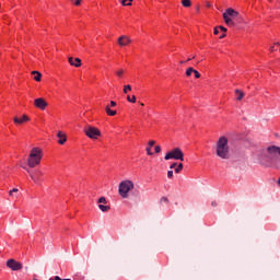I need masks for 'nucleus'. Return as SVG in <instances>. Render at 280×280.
Returning a JSON list of instances; mask_svg holds the SVG:
<instances>
[{"mask_svg": "<svg viewBox=\"0 0 280 280\" xmlns=\"http://www.w3.org/2000/svg\"><path fill=\"white\" fill-rule=\"evenodd\" d=\"M223 21L229 27H235L236 23H242V15L233 8H229L223 13Z\"/></svg>", "mask_w": 280, "mask_h": 280, "instance_id": "obj_3", "label": "nucleus"}, {"mask_svg": "<svg viewBox=\"0 0 280 280\" xmlns=\"http://www.w3.org/2000/svg\"><path fill=\"white\" fill-rule=\"evenodd\" d=\"M98 209H101V211H103V213H106V211H110V207L104 206V205H98Z\"/></svg>", "mask_w": 280, "mask_h": 280, "instance_id": "obj_18", "label": "nucleus"}, {"mask_svg": "<svg viewBox=\"0 0 280 280\" xmlns=\"http://www.w3.org/2000/svg\"><path fill=\"white\" fill-rule=\"evenodd\" d=\"M258 159L260 163L280 165V148L277 145L267 147L260 151Z\"/></svg>", "mask_w": 280, "mask_h": 280, "instance_id": "obj_1", "label": "nucleus"}, {"mask_svg": "<svg viewBox=\"0 0 280 280\" xmlns=\"http://www.w3.org/2000/svg\"><path fill=\"white\" fill-rule=\"evenodd\" d=\"M160 202H164L165 205H167V202H170V200L167 199V197H162L161 199H160Z\"/></svg>", "mask_w": 280, "mask_h": 280, "instance_id": "obj_27", "label": "nucleus"}, {"mask_svg": "<svg viewBox=\"0 0 280 280\" xmlns=\"http://www.w3.org/2000/svg\"><path fill=\"white\" fill-rule=\"evenodd\" d=\"M192 73H195V78H200V72H198V70H195Z\"/></svg>", "mask_w": 280, "mask_h": 280, "instance_id": "obj_34", "label": "nucleus"}, {"mask_svg": "<svg viewBox=\"0 0 280 280\" xmlns=\"http://www.w3.org/2000/svg\"><path fill=\"white\" fill-rule=\"evenodd\" d=\"M11 191H12L13 194H18V192H19V188H13Z\"/></svg>", "mask_w": 280, "mask_h": 280, "instance_id": "obj_39", "label": "nucleus"}, {"mask_svg": "<svg viewBox=\"0 0 280 280\" xmlns=\"http://www.w3.org/2000/svg\"><path fill=\"white\" fill-rule=\"evenodd\" d=\"M275 45H278V46H279V45H280V43H279V42H277V43H275Z\"/></svg>", "mask_w": 280, "mask_h": 280, "instance_id": "obj_45", "label": "nucleus"}, {"mask_svg": "<svg viewBox=\"0 0 280 280\" xmlns=\"http://www.w3.org/2000/svg\"><path fill=\"white\" fill-rule=\"evenodd\" d=\"M73 1L74 5H80V3H82V0H71Z\"/></svg>", "mask_w": 280, "mask_h": 280, "instance_id": "obj_30", "label": "nucleus"}, {"mask_svg": "<svg viewBox=\"0 0 280 280\" xmlns=\"http://www.w3.org/2000/svg\"><path fill=\"white\" fill-rule=\"evenodd\" d=\"M34 106L36 108H39V110H45V108H47L48 104H47V101H45V98L39 97L34 101Z\"/></svg>", "mask_w": 280, "mask_h": 280, "instance_id": "obj_9", "label": "nucleus"}, {"mask_svg": "<svg viewBox=\"0 0 280 280\" xmlns=\"http://www.w3.org/2000/svg\"><path fill=\"white\" fill-rule=\"evenodd\" d=\"M116 74L118 75V78H121V75H124V70L117 71Z\"/></svg>", "mask_w": 280, "mask_h": 280, "instance_id": "obj_31", "label": "nucleus"}, {"mask_svg": "<svg viewBox=\"0 0 280 280\" xmlns=\"http://www.w3.org/2000/svg\"><path fill=\"white\" fill-rule=\"evenodd\" d=\"M219 30H221V32H223L224 34H226V27H224V26H219Z\"/></svg>", "mask_w": 280, "mask_h": 280, "instance_id": "obj_35", "label": "nucleus"}, {"mask_svg": "<svg viewBox=\"0 0 280 280\" xmlns=\"http://www.w3.org/2000/svg\"><path fill=\"white\" fill-rule=\"evenodd\" d=\"M235 95L237 102H242V100H244V92H242L241 90H235Z\"/></svg>", "mask_w": 280, "mask_h": 280, "instance_id": "obj_16", "label": "nucleus"}, {"mask_svg": "<svg viewBox=\"0 0 280 280\" xmlns=\"http://www.w3.org/2000/svg\"><path fill=\"white\" fill-rule=\"evenodd\" d=\"M220 38H226V34L223 33Z\"/></svg>", "mask_w": 280, "mask_h": 280, "instance_id": "obj_42", "label": "nucleus"}, {"mask_svg": "<svg viewBox=\"0 0 280 280\" xmlns=\"http://www.w3.org/2000/svg\"><path fill=\"white\" fill-rule=\"evenodd\" d=\"M13 121L14 124H25V121H30V117H27V115H23L22 118L14 117Z\"/></svg>", "mask_w": 280, "mask_h": 280, "instance_id": "obj_14", "label": "nucleus"}, {"mask_svg": "<svg viewBox=\"0 0 280 280\" xmlns=\"http://www.w3.org/2000/svg\"><path fill=\"white\" fill-rule=\"evenodd\" d=\"M182 5L184 8H191V0H182Z\"/></svg>", "mask_w": 280, "mask_h": 280, "instance_id": "obj_19", "label": "nucleus"}, {"mask_svg": "<svg viewBox=\"0 0 280 280\" xmlns=\"http://www.w3.org/2000/svg\"><path fill=\"white\" fill-rule=\"evenodd\" d=\"M106 197H101L100 199H98V205H106Z\"/></svg>", "mask_w": 280, "mask_h": 280, "instance_id": "obj_26", "label": "nucleus"}, {"mask_svg": "<svg viewBox=\"0 0 280 280\" xmlns=\"http://www.w3.org/2000/svg\"><path fill=\"white\" fill-rule=\"evenodd\" d=\"M269 49L270 51H275V46H271Z\"/></svg>", "mask_w": 280, "mask_h": 280, "instance_id": "obj_44", "label": "nucleus"}, {"mask_svg": "<svg viewBox=\"0 0 280 280\" xmlns=\"http://www.w3.org/2000/svg\"><path fill=\"white\" fill-rule=\"evenodd\" d=\"M57 137H58V143L60 144V145H65V143H67V135H65L62 131H59L58 133H57Z\"/></svg>", "mask_w": 280, "mask_h": 280, "instance_id": "obj_13", "label": "nucleus"}, {"mask_svg": "<svg viewBox=\"0 0 280 280\" xmlns=\"http://www.w3.org/2000/svg\"><path fill=\"white\" fill-rule=\"evenodd\" d=\"M218 203L215 201H212V207H217Z\"/></svg>", "mask_w": 280, "mask_h": 280, "instance_id": "obj_43", "label": "nucleus"}, {"mask_svg": "<svg viewBox=\"0 0 280 280\" xmlns=\"http://www.w3.org/2000/svg\"><path fill=\"white\" fill-rule=\"evenodd\" d=\"M9 196L14 197V192L12 190L9 191Z\"/></svg>", "mask_w": 280, "mask_h": 280, "instance_id": "obj_41", "label": "nucleus"}, {"mask_svg": "<svg viewBox=\"0 0 280 280\" xmlns=\"http://www.w3.org/2000/svg\"><path fill=\"white\" fill-rule=\"evenodd\" d=\"M189 60H191V58H188V59H187V62H189Z\"/></svg>", "mask_w": 280, "mask_h": 280, "instance_id": "obj_47", "label": "nucleus"}, {"mask_svg": "<svg viewBox=\"0 0 280 280\" xmlns=\"http://www.w3.org/2000/svg\"><path fill=\"white\" fill-rule=\"evenodd\" d=\"M214 34L215 35L220 34V31L218 30V27L214 28Z\"/></svg>", "mask_w": 280, "mask_h": 280, "instance_id": "obj_40", "label": "nucleus"}, {"mask_svg": "<svg viewBox=\"0 0 280 280\" xmlns=\"http://www.w3.org/2000/svg\"><path fill=\"white\" fill-rule=\"evenodd\" d=\"M105 110H106L107 115H109V117H115V115H117V110L110 109V106H106Z\"/></svg>", "mask_w": 280, "mask_h": 280, "instance_id": "obj_17", "label": "nucleus"}, {"mask_svg": "<svg viewBox=\"0 0 280 280\" xmlns=\"http://www.w3.org/2000/svg\"><path fill=\"white\" fill-rule=\"evenodd\" d=\"M215 154L219 159H231V148L229 147V139L224 136L220 137L215 144Z\"/></svg>", "mask_w": 280, "mask_h": 280, "instance_id": "obj_2", "label": "nucleus"}, {"mask_svg": "<svg viewBox=\"0 0 280 280\" xmlns=\"http://www.w3.org/2000/svg\"><path fill=\"white\" fill-rule=\"evenodd\" d=\"M176 165H178V163H173V164L170 166V170H174V167H176Z\"/></svg>", "mask_w": 280, "mask_h": 280, "instance_id": "obj_38", "label": "nucleus"}, {"mask_svg": "<svg viewBox=\"0 0 280 280\" xmlns=\"http://www.w3.org/2000/svg\"><path fill=\"white\" fill-rule=\"evenodd\" d=\"M33 174H34L35 176H37V178L40 179V176H43V171H40V170H35Z\"/></svg>", "mask_w": 280, "mask_h": 280, "instance_id": "obj_22", "label": "nucleus"}, {"mask_svg": "<svg viewBox=\"0 0 280 280\" xmlns=\"http://www.w3.org/2000/svg\"><path fill=\"white\" fill-rule=\"evenodd\" d=\"M43 160V150L38 148H33L27 159L28 167H36V165H40V161Z\"/></svg>", "mask_w": 280, "mask_h": 280, "instance_id": "obj_4", "label": "nucleus"}, {"mask_svg": "<svg viewBox=\"0 0 280 280\" xmlns=\"http://www.w3.org/2000/svg\"><path fill=\"white\" fill-rule=\"evenodd\" d=\"M7 267H9L10 270H13L14 272H16V271H19V270H23V264L16 261V260L13 259V258L7 260Z\"/></svg>", "mask_w": 280, "mask_h": 280, "instance_id": "obj_8", "label": "nucleus"}, {"mask_svg": "<svg viewBox=\"0 0 280 280\" xmlns=\"http://www.w3.org/2000/svg\"><path fill=\"white\" fill-rule=\"evenodd\" d=\"M31 73L32 75H34L33 79L35 80V82H40V80L43 79V74L36 70L32 71Z\"/></svg>", "mask_w": 280, "mask_h": 280, "instance_id": "obj_15", "label": "nucleus"}, {"mask_svg": "<svg viewBox=\"0 0 280 280\" xmlns=\"http://www.w3.org/2000/svg\"><path fill=\"white\" fill-rule=\"evenodd\" d=\"M49 280H62L59 276H56L55 278H50Z\"/></svg>", "mask_w": 280, "mask_h": 280, "instance_id": "obj_37", "label": "nucleus"}, {"mask_svg": "<svg viewBox=\"0 0 280 280\" xmlns=\"http://www.w3.org/2000/svg\"><path fill=\"white\" fill-rule=\"evenodd\" d=\"M167 178H174V171L167 172Z\"/></svg>", "mask_w": 280, "mask_h": 280, "instance_id": "obj_28", "label": "nucleus"}, {"mask_svg": "<svg viewBox=\"0 0 280 280\" xmlns=\"http://www.w3.org/2000/svg\"><path fill=\"white\" fill-rule=\"evenodd\" d=\"M156 142L154 140H150L149 141V148H153V145L155 144Z\"/></svg>", "mask_w": 280, "mask_h": 280, "instance_id": "obj_32", "label": "nucleus"}, {"mask_svg": "<svg viewBox=\"0 0 280 280\" xmlns=\"http://www.w3.org/2000/svg\"><path fill=\"white\" fill-rule=\"evenodd\" d=\"M180 172H183V163H179V164L177 165V167L175 168V173H176V174H180Z\"/></svg>", "mask_w": 280, "mask_h": 280, "instance_id": "obj_21", "label": "nucleus"}, {"mask_svg": "<svg viewBox=\"0 0 280 280\" xmlns=\"http://www.w3.org/2000/svg\"><path fill=\"white\" fill-rule=\"evenodd\" d=\"M130 43H132V40L130 39V37H128L126 35L118 37L119 47H128V45H130Z\"/></svg>", "mask_w": 280, "mask_h": 280, "instance_id": "obj_10", "label": "nucleus"}, {"mask_svg": "<svg viewBox=\"0 0 280 280\" xmlns=\"http://www.w3.org/2000/svg\"><path fill=\"white\" fill-rule=\"evenodd\" d=\"M110 106L113 108V107L117 106V103L115 101H110Z\"/></svg>", "mask_w": 280, "mask_h": 280, "instance_id": "obj_36", "label": "nucleus"}, {"mask_svg": "<svg viewBox=\"0 0 280 280\" xmlns=\"http://www.w3.org/2000/svg\"><path fill=\"white\" fill-rule=\"evenodd\" d=\"M22 167H23V170H25L27 172V174H30V176L34 183H40V179L38 178V176H36L34 174V171L32 172V170L27 168V166H22Z\"/></svg>", "mask_w": 280, "mask_h": 280, "instance_id": "obj_12", "label": "nucleus"}, {"mask_svg": "<svg viewBox=\"0 0 280 280\" xmlns=\"http://www.w3.org/2000/svg\"><path fill=\"white\" fill-rule=\"evenodd\" d=\"M180 65H185V61H180Z\"/></svg>", "mask_w": 280, "mask_h": 280, "instance_id": "obj_46", "label": "nucleus"}, {"mask_svg": "<svg viewBox=\"0 0 280 280\" xmlns=\"http://www.w3.org/2000/svg\"><path fill=\"white\" fill-rule=\"evenodd\" d=\"M83 132L89 137V139H97V137H102V131L97 129V127L88 126L83 129Z\"/></svg>", "mask_w": 280, "mask_h": 280, "instance_id": "obj_7", "label": "nucleus"}, {"mask_svg": "<svg viewBox=\"0 0 280 280\" xmlns=\"http://www.w3.org/2000/svg\"><path fill=\"white\" fill-rule=\"evenodd\" d=\"M147 154L149 155V156H152V149H151V147H149V148H147Z\"/></svg>", "mask_w": 280, "mask_h": 280, "instance_id": "obj_29", "label": "nucleus"}, {"mask_svg": "<svg viewBox=\"0 0 280 280\" xmlns=\"http://www.w3.org/2000/svg\"><path fill=\"white\" fill-rule=\"evenodd\" d=\"M121 5H132V0H121Z\"/></svg>", "mask_w": 280, "mask_h": 280, "instance_id": "obj_23", "label": "nucleus"}, {"mask_svg": "<svg viewBox=\"0 0 280 280\" xmlns=\"http://www.w3.org/2000/svg\"><path fill=\"white\" fill-rule=\"evenodd\" d=\"M155 153H156V154L161 153V145H156V147H155Z\"/></svg>", "mask_w": 280, "mask_h": 280, "instance_id": "obj_33", "label": "nucleus"}, {"mask_svg": "<svg viewBox=\"0 0 280 280\" xmlns=\"http://www.w3.org/2000/svg\"><path fill=\"white\" fill-rule=\"evenodd\" d=\"M127 102H130L131 104H135L137 102V96L132 95V97L127 96Z\"/></svg>", "mask_w": 280, "mask_h": 280, "instance_id": "obj_20", "label": "nucleus"}, {"mask_svg": "<svg viewBox=\"0 0 280 280\" xmlns=\"http://www.w3.org/2000/svg\"><path fill=\"white\" fill-rule=\"evenodd\" d=\"M172 159H174L175 161H185V153H183V150H180V148H174L164 156L165 161H170Z\"/></svg>", "mask_w": 280, "mask_h": 280, "instance_id": "obj_6", "label": "nucleus"}, {"mask_svg": "<svg viewBox=\"0 0 280 280\" xmlns=\"http://www.w3.org/2000/svg\"><path fill=\"white\" fill-rule=\"evenodd\" d=\"M140 106H144V104H143V103H140Z\"/></svg>", "mask_w": 280, "mask_h": 280, "instance_id": "obj_48", "label": "nucleus"}, {"mask_svg": "<svg viewBox=\"0 0 280 280\" xmlns=\"http://www.w3.org/2000/svg\"><path fill=\"white\" fill-rule=\"evenodd\" d=\"M122 91H124V93L126 94V93H128V91H132V86H130V85H125Z\"/></svg>", "mask_w": 280, "mask_h": 280, "instance_id": "obj_25", "label": "nucleus"}, {"mask_svg": "<svg viewBox=\"0 0 280 280\" xmlns=\"http://www.w3.org/2000/svg\"><path fill=\"white\" fill-rule=\"evenodd\" d=\"M68 62L71 67H82V60L80 58L69 57Z\"/></svg>", "mask_w": 280, "mask_h": 280, "instance_id": "obj_11", "label": "nucleus"}, {"mask_svg": "<svg viewBox=\"0 0 280 280\" xmlns=\"http://www.w3.org/2000/svg\"><path fill=\"white\" fill-rule=\"evenodd\" d=\"M135 189V183L132 180H122L118 187V194L121 198H128V192Z\"/></svg>", "mask_w": 280, "mask_h": 280, "instance_id": "obj_5", "label": "nucleus"}, {"mask_svg": "<svg viewBox=\"0 0 280 280\" xmlns=\"http://www.w3.org/2000/svg\"><path fill=\"white\" fill-rule=\"evenodd\" d=\"M195 69L192 67L188 68L186 70V75L189 78V75H191V73H194Z\"/></svg>", "mask_w": 280, "mask_h": 280, "instance_id": "obj_24", "label": "nucleus"}]
</instances>
